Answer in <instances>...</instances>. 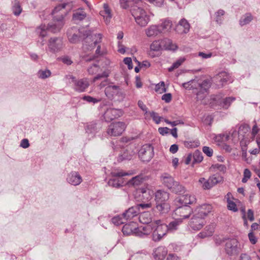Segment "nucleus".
<instances>
[{
	"mask_svg": "<svg viewBox=\"0 0 260 260\" xmlns=\"http://www.w3.org/2000/svg\"><path fill=\"white\" fill-rule=\"evenodd\" d=\"M120 92V87L116 85L108 86L105 89V94L109 99H113L115 95H118Z\"/></svg>",
	"mask_w": 260,
	"mask_h": 260,
	"instance_id": "19",
	"label": "nucleus"
},
{
	"mask_svg": "<svg viewBox=\"0 0 260 260\" xmlns=\"http://www.w3.org/2000/svg\"><path fill=\"white\" fill-rule=\"evenodd\" d=\"M169 193L164 190H158L155 193V203L168 202Z\"/></svg>",
	"mask_w": 260,
	"mask_h": 260,
	"instance_id": "21",
	"label": "nucleus"
},
{
	"mask_svg": "<svg viewBox=\"0 0 260 260\" xmlns=\"http://www.w3.org/2000/svg\"><path fill=\"white\" fill-rule=\"evenodd\" d=\"M150 115L152 118L153 121L156 124L159 123L161 119L162 118L161 117L159 116L157 113L153 111L150 112Z\"/></svg>",
	"mask_w": 260,
	"mask_h": 260,
	"instance_id": "55",
	"label": "nucleus"
},
{
	"mask_svg": "<svg viewBox=\"0 0 260 260\" xmlns=\"http://www.w3.org/2000/svg\"><path fill=\"white\" fill-rule=\"evenodd\" d=\"M167 254V250L164 247L160 246L156 248L153 253L154 258L156 260H163Z\"/></svg>",
	"mask_w": 260,
	"mask_h": 260,
	"instance_id": "26",
	"label": "nucleus"
},
{
	"mask_svg": "<svg viewBox=\"0 0 260 260\" xmlns=\"http://www.w3.org/2000/svg\"><path fill=\"white\" fill-rule=\"evenodd\" d=\"M161 44L163 48L167 50H176L177 49V46L174 44L171 40L168 38H165L161 40Z\"/></svg>",
	"mask_w": 260,
	"mask_h": 260,
	"instance_id": "31",
	"label": "nucleus"
},
{
	"mask_svg": "<svg viewBox=\"0 0 260 260\" xmlns=\"http://www.w3.org/2000/svg\"><path fill=\"white\" fill-rule=\"evenodd\" d=\"M83 99L84 100L86 101L87 102L89 103H96L101 101L100 99H96L92 98L90 96H84L83 98Z\"/></svg>",
	"mask_w": 260,
	"mask_h": 260,
	"instance_id": "60",
	"label": "nucleus"
},
{
	"mask_svg": "<svg viewBox=\"0 0 260 260\" xmlns=\"http://www.w3.org/2000/svg\"><path fill=\"white\" fill-rule=\"evenodd\" d=\"M161 29L162 34L170 32L172 29L173 24L172 22L169 19H165L162 23L158 25Z\"/></svg>",
	"mask_w": 260,
	"mask_h": 260,
	"instance_id": "29",
	"label": "nucleus"
},
{
	"mask_svg": "<svg viewBox=\"0 0 260 260\" xmlns=\"http://www.w3.org/2000/svg\"><path fill=\"white\" fill-rule=\"evenodd\" d=\"M12 11L14 14L16 16H19L22 12V9L19 3H15L12 7Z\"/></svg>",
	"mask_w": 260,
	"mask_h": 260,
	"instance_id": "54",
	"label": "nucleus"
},
{
	"mask_svg": "<svg viewBox=\"0 0 260 260\" xmlns=\"http://www.w3.org/2000/svg\"><path fill=\"white\" fill-rule=\"evenodd\" d=\"M124 63L127 65L128 69L131 70L133 69L132 60L131 57H125L123 59Z\"/></svg>",
	"mask_w": 260,
	"mask_h": 260,
	"instance_id": "64",
	"label": "nucleus"
},
{
	"mask_svg": "<svg viewBox=\"0 0 260 260\" xmlns=\"http://www.w3.org/2000/svg\"><path fill=\"white\" fill-rule=\"evenodd\" d=\"M150 4L157 7H161L164 5V0H147Z\"/></svg>",
	"mask_w": 260,
	"mask_h": 260,
	"instance_id": "59",
	"label": "nucleus"
},
{
	"mask_svg": "<svg viewBox=\"0 0 260 260\" xmlns=\"http://www.w3.org/2000/svg\"><path fill=\"white\" fill-rule=\"evenodd\" d=\"M138 227L136 222H132L129 224H125L122 228V232L124 235H133L136 236Z\"/></svg>",
	"mask_w": 260,
	"mask_h": 260,
	"instance_id": "22",
	"label": "nucleus"
},
{
	"mask_svg": "<svg viewBox=\"0 0 260 260\" xmlns=\"http://www.w3.org/2000/svg\"><path fill=\"white\" fill-rule=\"evenodd\" d=\"M225 250L230 255L237 254L239 252V243L237 239L228 240L225 243Z\"/></svg>",
	"mask_w": 260,
	"mask_h": 260,
	"instance_id": "11",
	"label": "nucleus"
},
{
	"mask_svg": "<svg viewBox=\"0 0 260 260\" xmlns=\"http://www.w3.org/2000/svg\"><path fill=\"white\" fill-rule=\"evenodd\" d=\"M215 80H217L216 82H220V85L223 86L224 83L228 81L229 76L226 72H221L216 76Z\"/></svg>",
	"mask_w": 260,
	"mask_h": 260,
	"instance_id": "39",
	"label": "nucleus"
},
{
	"mask_svg": "<svg viewBox=\"0 0 260 260\" xmlns=\"http://www.w3.org/2000/svg\"><path fill=\"white\" fill-rule=\"evenodd\" d=\"M161 181L165 186L176 193H182L185 192V187L176 181L174 178L169 174L164 173L161 176Z\"/></svg>",
	"mask_w": 260,
	"mask_h": 260,
	"instance_id": "2",
	"label": "nucleus"
},
{
	"mask_svg": "<svg viewBox=\"0 0 260 260\" xmlns=\"http://www.w3.org/2000/svg\"><path fill=\"white\" fill-rule=\"evenodd\" d=\"M64 24V21L57 20L52 19V22L48 24L47 26L45 25H41L37 29V34L41 37L44 38L47 35V30L52 33H57L59 32Z\"/></svg>",
	"mask_w": 260,
	"mask_h": 260,
	"instance_id": "1",
	"label": "nucleus"
},
{
	"mask_svg": "<svg viewBox=\"0 0 260 260\" xmlns=\"http://www.w3.org/2000/svg\"><path fill=\"white\" fill-rule=\"evenodd\" d=\"M100 69V67L98 64L94 63L88 69L87 71L89 74L93 75L98 72Z\"/></svg>",
	"mask_w": 260,
	"mask_h": 260,
	"instance_id": "52",
	"label": "nucleus"
},
{
	"mask_svg": "<svg viewBox=\"0 0 260 260\" xmlns=\"http://www.w3.org/2000/svg\"><path fill=\"white\" fill-rule=\"evenodd\" d=\"M182 86L188 90L197 88V81L195 80H190L188 82L183 83L182 84Z\"/></svg>",
	"mask_w": 260,
	"mask_h": 260,
	"instance_id": "43",
	"label": "nucleus"
},
{
	"mask_svg": "<svg viewBox=\"0 0 260 260\" xmlns=\"http://www.w3.org/2000/svg\"><path fill=\"white\" fill-rule=\"evenodd\" d=\"M155 208L160 214H165L169 211L170 206L168 202L156 203Z\"/></svg>",
	"mask_w": 260,
	"mask_h": 260,
	"instance_id": "30",
	"label": "nucleus"
},
{
	"mask_svg": "<svg viewBox=\"0 0 260 260\" xmlns=\"http://www.w3.org/2000/svg\"><path fill=\"white\" fill-rule=\"evenodd\" d=\"M212 206L209 204H204L198 207L194 210V213L205 219V217L211 212Z\"/></svg>",
	"mask_w": 260,
	"mask_h": 260,
	"instance_id": "17",
	"label": "nucleus"
},
{
	"mask_svg": "<svg viewBox=\"0 0 260 260\" xmlns=\"http://www.w3.org/2000/svg\"><path fill=\"white\" fill-rule=\"evenodd\" d=\"M126 127L125 123L123 122H117L111 123L107 129V134L111 136H118L121 135Z\"/></svg>",
	"mask_w": 260,
	"mask_h": 260,
	"instance_id": "7",
	"label": "nucleus"
},
{
	"mask_svg": "<svg viewBox=\"0 0 260 260\" xmlns=\"http://www.w3.org/2000/svg\"><path fill=\"white\" fill-rule=\"evenodd\" d=\"M203 152L206 154L208 156L211 157L213 155V150L207 146H204L203 148Z\"/></svg>",
	"mask_w": 260,
	"mask_h": 260,
	"instance_id": "62",
	"label": "nucleus"
},
{
	"mask_svg": "<svg viewBox=\"0 0 260 260\" xmlns=\"http://www.w3.org/2000/svg\"><path fill=\"white\" fill-rule=\"evenodd\" d=\"M190 29V24L184 18L181 19L175 28L176 31L179 34H187Z\"/></svg>",
	"mask_w": 260,
	"mask_h": 260,
	"instance_id": "16",
	"label": "nucleus"
},
{
	"mask_svg": "<svg viewBox=\"0 0 260 260\" xmlns=\"http://www.w3.org/2000/svg\"><path fill=\"white\" fill-rule=\"evenodd\" d=\"M152 204L151 203H141L135 206L136 208H137L139 213L143 212L142 211L145 209L150 208Z\"/></svg>",
	"mask_w": 260,
	"mask_h": 260,
	"instance_id": "49",
	"label": "nucleus"
},
{
	"mask_svg": "<svg viewBox=\"0 0 260 260\" xmlns=\"http://www.w3.org/2000/svg\"><path fill=\"white\" fill-rule=\"evenodd\" d=\"M154 227H152L151 225L146 224L144 226H141L138 228L137 233H136V236L140 237H143L149 235L152 232L153 229Z\"/></svg>",
	"mask_w": 260,
	"mask_h": 260,
	"instance_id": "23",
	"label": "nucleus"
},
{
	"mask_svg": "<svg viewBox=\"0 0 260 260\" xmlns=\"http://www.w3.org/2000/svg\"><path fill=\"white\" fill-rule=\"evenodd\" d=\"M211 83L209 80H205L202 81V83H198L197 82V87L200 88V90L205 91V92H208V89L211 86Z\"/></svg>",
	"mask_w": 260,
	"mask_h": 260,
	"instance_id": "38",
	"label": "nucleus"
},
{
	"mask_svg": "<svg viewBox=\"0 0 260 260\" xmlns=\"http://www.w3.org/2000/svg\"><path fill=\"white\" fill-rule=\"evenodd\" d=\"M227 207L229 210L235 212L238 211V208L235 202H234L232 201H231L229 199H227Z\"/></svg>",
	"mask_w": 260,
	"mask_h": 260,
	"instance_id": "53",
	"label": "nucleus"
},
{
	"mask_svg": "<svg viewBox=\"0 0 260 260\" xmlns=\"http://www.w3.org/2000/svg\"><path fill=\"white\" fill-rule=\"evenodd\" d=\"M64 47L62 39L60 37L51 38L48 42V47L50 52L56 53L60 51Z\"/></svg>",
	"mask_w": 260,
	"mask_h": 260,
	"instance_id": "6",
	"label": "nucleus"
},
{
	"mask_svg": "<svg viewBox=\"0 0 260 260\" xmlns=\"http://www.w3.org/2000/svg\"><path fill=\"white\" fill-rule=\"evenodd\" d=\"M134 154V153L132 151L126 149L123 152V153L119 155L118 157V161H122L125 160H131Z\"/></svg>",
	"mask_w": 260,
	"mask_h": 260,
	"instance_id": "37",
	"label": "nucleus"
},
{
	"mask_svg": "<svg viewBox=\"0 0 260 260\" xmlns=\"http://www.w3.org/2000/svg\"><path fill=\"white\" fill-rule=\"evenodd\" d=\"M146 35L149 38H154L162 34L158 25H151L145 30Z\"/></svg>",
	"mask_w": 260,
	"mask_h": 260,
	"instance_id": "18",
	"label": "nucleus"
},
{
	"mask_svg": "<svg viewBox=\"0 0 260 260\" xmlns=\"http://www.w3.org/2000/svg\"><path fill=\"white\" fill-rule=\"evenodd\" d=\"M51 73L50 71L47 69L44 70H41L38 72V77L43 79L48 78L51 76Z\"/></svg>",
	"mask_w": 260,
	"mask_h": 260,
	"instance_id": "47",
	"label": "nucleus"
},
{
	"mask_svg": "<svg viewBox=\"0 0 260 260\" xmlns=\"http://www.w3.org/2000/svg\"><path fill=\"white\" fill-rule=\"evenodd\" d=\"M125 219L124 217L121 215H118L114 217L112 219V222L116 225H119L123 224L125 222Z\"/></svg>",
	"mask_w": 260,
	"mask_h": 260,
	"instance_id": "46",
	"label": "nucleus"
},
{
	"mask_svg": "<svg viewBox=\"0 0 260 260\" xmlns=\"http://www.w3.org/2000/svg\"><path fill=\"white\" fill-rule=\"evenodd\" d=\"M74 82V89L80 92H84L85 89L89 86V82L87 79H81L80 80H75V77H72Z\"/></svg>",
	"mask_w": 260,
	"mask_h": 260,
	"instance_id": "15",
	"label": "nucleus"
},
{
	"mask_svg": "<svg viewBox=\"0 0 260 260\" xmlns=\"http://www.w3.org/2000/svg\"><path fill=\"white\" fill-rule=\"evenodd\" d=\"M135 174V172L133 171H131V172H124L121 170L120 171H113L111 172V175L112 177L119 178H122V177L126 176V175H132Z\"/></svg>",
	"mask_w": 260,
	"mask_h": 260,
	"instance_id": "40",
	"label": "nucleus"
},
{
	"mask_svg": "<svg viewBox=\"0 0 260 260\" xmlns=\"http://www.w3.org/2000/svg\"><path fill=\"white\" fill-rule=\"evenodd\" d=\"M251 172L248 169H245L244 171V177L242 181L243 183H246L251 177Z\"/></svg>",
	"mask_w": 260,
	"mask_h": 260,
	"instance_id": "56",
	"label": "nucleus"
},
{
	"mask_svg": "<svg viewBox=\"0 0 260 260\" xmlns=\"http://www.w3.org/2000/svg\"><path fill=\"white\" fill-rule=\"evenodd\" d=\"M131 13L137 24L141 27L146 26L150 21L149 16L144 9L140 7H134L131 10Z\"/></svg>",
	"mask_w": 260,
	"mask_h": 260,
	"instance_id": "3",
	"label": "nucleus"
},
{
	"mask_svg": "<svg viewBox=\"0 0 260 260\" xmlns=\"http://www.w3.org/2000/svg\"><path fill=\"white\" fill-rule=\"evenodd\" d=\"M235 100V99L233 97L225 98L223 101V107L225 108H228L230 105L231 103Z\"/></svg>",
	"mask_w": 260,
	"mask_h": 260,
	"instance_id": "57",
	"label": "nucleus"
},
{
	"mask_svg": "<svg viewBox=\"0 0 260 260\" xmlns=\"http://www.w3.org/2000/svg\"><path fill=\"white\" fill-rule=\"evenodd\" d=\"M72 6L71 3H63L55 7L51 13L53 20L64 21V17L72 8Z\"/></svg>",
	"mask_w": 260,
	"mask_h": 260,
	"instance_id": "4",
	"label": "nucleus"
},
{
	"mask_svg": "<svg viewBox=\"0 0 260 260\" xmlns=\"http://www.w3.org/2000/svg\"><path fill=\"white\" fill-rule=\"evenodd\" d=\"M199 182L204 189H209L211 188L209 179L206 180L204 178H201L199 180Z\"/></svg>",
	"mask_w": 260,
	"mask_h": 260,
	"instance_id": "50",
	"label": "nucleus"
},
{
	"mask_svg": "<svg viewBox=\"0 0 260 260\" xmlns=\"http://www.w3.org/2000/svg\"><path fill=\"white\" fill-rule=\"evenodd\" d=\"M250 131V127L247 124H242L239 126L237 134L238 138L240 140V144L242 146H246L249 141L247 137V134Z\"/></svg>",
	"mask_w": 260,
	"mask_h": 260,
	"instance_id": "8",
	"label": "nucleus"
},
{
	"mask_svg": "<svg viewBox=\"0 0 260 260\" xmlns=\"http://www.w3.org/2000/svg\"><path fill=\"white\" fill-rule=\"evenodd\" d=\"M209 183L211 186V188H212L213 186L216 185L217 183L219 182L218 178H217L215 175H213L210 177L209 178Z\"/></svg>",
	"mask_w": 260,
	"mask_h": 260,
	"instance_id": "58",
	"label": "nucleus"
},
{
	"mask_svg": "<svg viewBox=\"0 0 260 260\" xmlns=\"http://www.w3.org/2000/svg\"><path fill=\"white\" fill-rule=\"evenodd\" d=\"M155 90L159 93L165 92L167 90L165 87V83L163 81L160 82L155 85Z\"/></svg>",
	"mask_w": 260,
	"mask_h": 260,
	"instance_id": "51",
	"label": "nucleus"
},
{
	"mask_svg": "<svg viewBox=\"0 0 260 260\" xmlns=\"http://www.w3.org/2000/svg\"><path fill=\"white\" fill-rule=\"evenodd\" d=\"M224 14V11L222 10H219L216 13V21L220 23L221 21V19H220V16H223Z\"/></svg>",
	"mask_w": 260,
	"mask_h": 260,
	"instance_id": "63",
	"label": "nucleus"
},
{
	"mask_svg": "<svg viewBox=\"0 0 260 260\" xmlns=\"http://www.w3.org/2000/svg\"><path fill=\"white\" fill-rule=\"evenodd\" d=\"M68 182L73 185H78L81 183L82 181L81 176L77 172L70 173L67 178Z\"/></svg>",
	"mask_w": 260,
	"mask_h": 260,
	"instance_id": "25",
	"label": "nucleus"
},
{
	"mask_svg": "<svg viewBox=\"0 0 260 260\" xmlns=\"http://www.w3.org/2000/svg\"><path fill=\"white\" fill-rule=\"evenodd\" d=\"M139 213L137 208L135 206L132 207L128 208L122 214V216L124 217L125 220H131L134 217L136 216Z\"/></svg>",
	"mask_w": 260,
	"mask_h": 260,
	"instance_id": "28",
	"label": "nucleus"
},
{
	"mask_svg": "<svg viewBox=\"0 0 260 260\" xmlns=\"http://www.w3.org/2000/svg\"><path fill=\"white\" fill-rule=\"evenodd\" d=\"M192 209L188 206H182L177 208L174 211V215L176 219H180L182 221L183 219L187 218L192 213Z\"/></svg>",
	"mask_w": 260,
	"mask_h": 260,
	"instance_id": "10",
	"label": "nucleus"
},
{
	"mask_svg": "<svg viewBox=\"0 0 260 260\" xmlns=\"http://www.w3.org/2000/svg\"><path fill=\"white\" fill-rule=\"evenodd\" d=\"M86 13L83 10H80L76 12L73 15V19L74 20L81 21L85 18Z\"/></svg>",
	"mask_w": 260,
	"mask_h": 260,
	"instance_id": "41",
	"label": "nucleus"
},
{
	"mask_svg": "<svg viewBox=\"0 0 260 260\" xmlns=\"http://www.w3.org/2000/svg\"><path fill=\"white\" fill-rule=\"evenodd\" d=\"M100 128V127L97 126V123L92 121L87 124L85 130L86 133L91 134L92 136L94 135Z\"/></svg>",
	"mask_w": 260,
	"mask_h": 260,
	"instance_id": "32",
	"label": "nucleus"
},
{
	"mask_svg": "<svg viewBox=\"0 0 260 260\" xmlns=\"http://www.w3.org/2000/svg\"><path fill=\"white\" fill-rule=\"evenodd\" d=\"M124 182L122 178H112L110 179L108 181V184L109 186L118 188L122 186Z\"/></svg>",
	"mask_w": 260,
	"mask_h": 260,
	"instance_id": "35",
	"label": "nucleus"
},
{
	"mask_svg": "<svg viewBox=\"0 0 260 260\" xmlns=\"http://www.w3.org/2000/svg\"><path fill=\"white\" fill-rule=\"evenodd\" d=\"M185 60L184 57H180L175 62H174L172 66L168 69L169 72H172L174 70L178 68Z\"/></svg>",
	"mask_w": 260,
	"mask_h": 260,
	"instance_id": "44",
	"label": "nucleus"
},
{
	"mask_svg": "<svg viewBox=\"0 0 260 260\" xmlns=\"http://www.w3.org/2000/svg\"><path fill=\"white\" fill-rule=\"evenodd\" d=\"M138 154L142 161H149L154 155L153 147L150 144L144 145L139 150Z\"/></svg>",
	"mask_w": 260,
	"mask_h": 260,
	"instance_id": "5",
	"label": "nucleus"
},
{
	"mask_svg": "<svg viewBox=\"0 0 260 260\" xmlns=\"http://www.w3.org/2000/svg\"><path fill=\"white\" fill-rule=\"evenodd\" d=\"M192 165L201 162L203 159V156L201 152L199 150L195 151V152L192 154Z\"/></svg>",
	"mask_w": 260,
	"mask_h": 260,
	"instance_id": "42",
	"label": "nucleus"
},
{
	"mask_svg": "<svg viewBox=\"0 0 260 260\" xmlns=\"http://www.w3.org/2000/svg\"><path fill=\"white\" fill-rule=\"evenodd\" d=\"M206 221L204 218L194 213L188 225L192 230L194 231H199L202 229Z\"/></svg>",
	"mask_w": 260,
	"mask_h": 260,
	"instance_id": "9",
	"label": "nucleus"
},
{
	"mask_svg": "<svg viewBox=\"0 0 260 260\" xmlns=\"http://www.w3.org/2000/svg\"><path fill=\"white\" fill-rule=\"evenodd\" d=\"M138 191L142 194L143 199L146 201H149L152 198L153 191L147 187L141 188Z\"/></svg>",
	"mask_w": 260,
	"mask_h": 260,
	"instance_id": "33",
	"label": "nucleus"
},
{
	"mask_svg": "<svg viewBox=\"0 0 260 260\" xmlns=\"http://www.w3.org/2000/svg\"><path fill=\"white\" fill-rule=\"evenodd\" d=\"M67 35L69 42L74 44L79 42L82 37L81 30H77L76 28H72L69 30Z\"/></svg>",
	"mask_w": 260,
	"mask_h": 260,
	"instance_id": "13",
	"label": "nucleus"
},
{
	"mask_svg": "<svg viewBox=\"0 0 260 260\" xmlns=\"http://www.w3.org/2000/svg\"><path fill=\"white\" fill-rule=\"evenodd\" d=\"M162 48L163 46L161 44V40L160 41H155L153 42L150 45V49L153 51H159Z\"/></svg>",
	"mask_w": 260,
	"mask_h": 260,
	"instance_id": "48",
	"label": "nucleus"
},
{
	"mask_svg": "<svg viewBox=\"0 0 260 260\" xmlns=\"http://www.w3.org/2000/svg\"><path fill=\"white\" fill-rule=\"evenodd\" d=\"M252 20V16L250 14H246L240 20L241 26L248 24Z\"/></svg>",
	"mask_w": 260,
	"mask_h": 260,
	"instance_id": "45",
	"label": "nucleus"
},
{
	"mask_svg": "<svg viewBox=\"0 0 260 260\" xmlns=\"http://www.w3.org/2000/svg\"><path fill=\"white\" fill-rule=\"evenodd\" d=\"M122 115V112L121 110L109 108L108 109L104 114V118L107 122H110L116 118H118Z\"/></svg>",
	"mask_w": 260,
	"mask_h": 260,
	"instance_id": "14",
	"label": "nucleus"
},
{
	"mask_svg": "<svg viewBox=\"0 0 260 260\" xmlns=\"http://www.w3.org/2000/svg\"><path fill=\"white\" fill-rule=\"evenodd\" d=\"M153 227L155 229L152 232V240L155 242L159 241L168 233L167 224H160Z\"/></svg>",
	"mask_w": 260,
	"mask_h": 260,
	"instance_id": "12",
	"label": "nucleus"
},
{
	"mask_svg": "<svg viewBox=\"0 0 260 260\" xmlns=\"http://www.w3.org/2000/svg\"><path fill=\"white\" fill-rule=\"evenodd\" d=\"M139 217V221L145 224H147L151 221V214L148 212H140Z\"/></svg>",
	"mask_w": 260,
	"mask_h": 260,
	"instance_id": "34",
	"label": "nucleus"
},
{
	"mask_svg": "<svg viewBox=\"0 0 260 260\" xmlns=\"http://www.w3.org/2000/svg\"><path fill=\"white\" fill-rule=\"evenodd\" d=\"M215 228V224L211 223L207 226L204 229V231L200 232L198 236L201 238H205L211 236L214 232Z\"/></svg>",
	"mask_w": 260,
	"mask_h": 260,
	"instance_id": "27",
	"label": "nucleus"
},
{
	"mask_svg": "<svg viewBox=\"0 0 260 260\" xmlns=\"http://www.w3.org/2000/svg\"><path fill=\"white\" fill-rule=\"evenodd\" d=\"M196 201L194 196L186 194L180 197L176 201L182 206H187L188 204H192Z\"/></svg>",
	"mask_w": 260,
	"mask_h": 260,
	"instance_id": "20",
	"label": "nucleus"
},
{
	"mask_svg": "<svg viewBox=\"0 0 260 260\" xmlns=\"http://www.w3.org/2000/svg\"><path fill=\"white\" fill-rule=\"evenodd\" d=\"M208 92H205V91L200 90L197 93V99L198 101H203L206 96L207 95Z\"/></svg>",
	"mask_w": 260,
	"mask_h": 260,
	"instance_id": "61",
	"label": "nucleus"
},
{
	"mask_svg": "<svg viewBox=\"0 0 260 260\" xmlns=\"http://www.w3.org/2000/svg\"><path fill=\"white\" fill-rule=\"evenodd\" d=\"M182 222L180 219H176V220L170 222L169 224H167L168 232H173L178 229V225Z\"/></svg>",
	"mask_w": 260,
	"mask_h": 260,
	"instance_id": "36",
	"label": "nucleus"
},
{
	"mask_svg": "<svg viewBox=\"0 0 260 260\" xmlns=\"http://www.w3.org/2000/svg\"><path fill=\"white\" fill-rule=\"evenodd\" d=\"M148 177L146 176H144L143 174L137 175L134 177H133L129 180L127 184L128 186H137L140 185L144 181L146 180Z\"/></svg>",
	"mask_w": 260,
	"mask_h": 260,
	"instance_id": "24",
	"label": "nucleus"
}]
</instances>
